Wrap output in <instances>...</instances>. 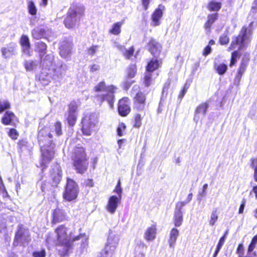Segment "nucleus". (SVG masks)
Segmentation results:
<instances>
[{
  "label": "nucleus",
  "instance_id": "obj_47",
  "mask_svg": "<svg viewBox=\"0 0 257 257\" xmlns=\"http://www.w3.org/2000/svg\"><path fill=\"white\" fill-rule=\"evenodd\" d=\"M152 74L151 73L147 72L144 77V83L146 86H149L152 82Z\"/></svg>",
  "mask_w": 257,
  "mask_h": 257
},
{
  "label": "nucleus",
  "instance_id": "obj_7",
  "mask_svg": "<svg viewBox=\"0 0 257 257\" xmlns=\"http://www.w3.org/2000/svg\"><path fill=\"white\" fill-rule=\"evenodd\" d=\"M98 114L96 113L87 114L84 116L82 120V131L84 135H91L98 122Z\"/></svg>",
  "mask_w": 257,
  "mask_h": 257
},
{
  "label": "nucleus",
  "instance_id": "obj_14",
  "mask_svg": "<svg viewBox=\"0 0 257 257\" xmlns=\"http://www.w3.org/2000/svg\"><path fill=\"white\" fill-rule=\"evenodd\" d=\"M183 207L182 204H176L174 210V222L176 227L180 226L182 223L183 213L182 209Z\"/></svg>",
  "mask_w": 257,
  "mask_h": 257
},
{
  "label": "nucleus",
  "instance_id": "obj_40",
  "mask_svg": "<svg viewBox=\"0 0 257 257\" xmlns=\"http://www.w3.org/2000/svg\"><path fill=\"white\" fill-rule=\"evenodd\" d=\"M77 107H78V106H77L76 102L72 101L69 105L68 112L76 114Z\"/></svg>",
  "mask_w": 257,
  "mask_h": 257
},
{
  "label": "nucleus",
  "instance_id": "obj_10",
  "mask_svg": "<svg viewBox=\"0 0 257 257\" xmlns=\"http://www.w3.org/2000/svg\"><path fill=\"white\" fill-rule=\"evenodd\" d=\"M67 69V65L61 60L57 59L55 66L52 69L53 72L52 79L55 81H60L65 75Z\"/></svg>",
  "mask_w": 257,
  "mask_h": 257
},
{
  "label": "nucleus",
  "instance_id": "obj_27",
  "mask_svg": "<svg viewBox=\"0 0 257 257\" xmlns=\"http://www.w3.org/2000/svg\"><path fill=\"white\" fill-rule=\"evenodd\" d=\"M20 43L23 47L24 53L29 54L30 43L28 37L26 35H22L21 38Z\"/></svg>",
  "mask_w": 257,
  "mask_h": 257
},
{
  "label": "nucleus",
  "instance_id": "obj_36",
  "mask_svg": "<svg viewBox=\"0 0 257 257\" xmlns=\"http://www.w3.org/2000/svg\"><path fill=\"white\" fill-rule=\"evenodd\" d=\"M28 9L30 15L35 16L37 14V9L36 6L32 1H30L28 2Z\"/></svg>",
  "mask_w": 257,
  "mask_h": 257
},
{
  "label": "nucleus",
  "instance_id": "obj_2",
  "mask_svg": "<svg viewBox=\"0 0 257 257\" xmlns=\"http://www.w3.org/2000/svg\"><path fill=\"white\" fill-rule=\"evenodd\" d=\"M116 89L117 88L114 85L106 86L104 81L99 82L94 87V90L97 93L96 95L97 100L100 102L106 101L111 108L113 105L114 94Z\"/></svg>",
  "mask_w": 257,
  "mask_h": 257
},
{
  "label": "nucleus",
  "instance_id": "obj_9",
  "mask_svg": "<svg viewBox=\"0 0 257 257\" xmlns=\"http://www.w3.org/2000/svg\"><path fill=\"white\" fill-rule=\"evenodd\" d=\"M78 188L75 182L71 179L67 178L63 197L65 199L70 201L76 198Z\"/></svg>",
  "mask_w": 257,
  "mask_h": 257
},
{
  "label": "nucleus",
  "instance_id": "obj_29",
  "mask_svg": "<svg viewBox=\"0 0 257 257\" xmlns=\"http://www.w3.org/2000/svg\"><path fill=\"white\" fill-rule=\"evenodd\" d=\"M32 35L35 39H40L46 35V31L43 28H36L32 31Z\"/></svg>",
  "mask_w": 257,
  "mask_h": 257
},
{
  "label": "nucleus",
  "instance_id": "obj_19",
  "mask_svg": "<svg viewBox=\"0 0 257 257\" xmlns=\"http://www.w3.org/2000/svg\"><path fill=\"white\" fill-rule=\"evenodd\" d=\"M121 198L115 195L111 196L108 200L107 205V209L111 213H114L120 203Z\"/></svg>",
  "mask_w": 257,
  "mask_h": 257
},
{
  "label": "nucleus",
  "instance_id": "obj_5",
  "mask_svg": "<svg viewBox=\"0 0 257 257\" xmlns=\"http://www.w3.org/2000/svg\"><path fill=\"white\" fill-rule=\"evenodd\" d=\"M68 229L64 225H60L58 227L55 232L57 235L58 241L62 245L65 244L68 247L69 244V241L72 239V241H75L82 239V241L83 240H86L87 238L85 233H80L79 235L75 236L73 238L69 236L67 234Z\"/></svg>",
  "mask_w": 257,
  "mask_h": 257
},
{
  "label": "nucleus",
  "instance_id": "obj_6",
  "mask_svg": "<svg viewBox=\"0 0 257 257\" xmlns=\"http://www.w3.org/2000/svg\"><path fill=\"white\" fill-rule=\"evenodd\" d=\"M251 35L250 31L245 27H243L237 37H233L230 47V50L234 49L237 45H239V50H241L246 47V43L249 40Z\"/></svg>",
  "mask_w": 257,
  "mask_h": 257
},
{
  "label": "nucleus",
  "instance_id": "obj_51",
  "mask_svg": "<svg viewBox=\"0 0 257 257\" xmlns=\"http://www.w3.org/2000/svg\"><path fill=\"white\" fill-rule=\"evenodd\" d=\"M54 130L56 135L59 136L62 135L61 123L59 121L56 122L54 125Z\"/></svg>",
  "mask_w": 257,
  "mask_h": 257
},
{
  "label": "nucleus",
  "instance_id": "obj_48",
  "mask_svg": "<svg viewBox=\"0 0 257 257\" xmlns=\"http://www.w3.org/2000/svg\"><path fill=\"white\" fill-rule=\"evenodd\" d=\"M126 128L125 125L124 123H120L119 124L117 128V134L119 137H121L123 135V131Z\"/></svg>",
  "mask_w": 257,
  "mask_h": 257
},
{
  "label": "nucleus",
  "instance_id": "obj_4",
  "mask_svg": "<svg viewBox=\"0 0 257 257\" xmlns=\"http://www.w3.org/2000/svg\"><path fill=\"white\" fill-rule=\"evenodd\" d=\"M71 158L73 161V166L77 172L83 174L87 170L88 165L84 148L81 147H76L74 149Z\"/></svg>",
  "mask_w": 257,
  "mask_h": 257
},
{
  "label": "nucleus",
  "instance_id": "obj_23",
  "mask_svg": "<svg viewBox=\"0 0 257 257\" xmlns=\"http://www.w3.org/2000/svg\"><path fill=\"white\" fill-rule=\"evenodd\" d=\"M71 44L64 42L60 47V54L62 57L67 58L71 53Z\"/></svg>",
  "mask_w": 257,
  "mask_h": 257
},
{
  "label": "nucleus",
  "instance_id": "obj_37",
  "mask_svg": "<svg viewBox=\"0 0 257 257\" xmlns=\"http://www.w3.org/2000/svg\"><path fill=\"white\" fill-rule=\"evenodd\" d=\"M77 119V114L69 113L67 117L68 123L70 126H73L75 125Z\"/></svg>",
  "mask_w": 257,
  "mask_h": 257
},
{
  "label": "nucleus",
  "instance_id": "obj_3",
  "mask_svg": "<svg viewBox=\"0 0 257 257\" xmlns=\"http://www.w3.org/2000/svg\"><path fill=\"white\" fill-rule=\"evenodd\" d=\"M85 8L80 4H73L69 8L64 24L66 28L71 29L76 26L84 13Z\"/></svg>",
  "mask_w": 257,
  "mask_h": 257
},
{
  "label": "nucleus",
  "instance_id": "obj_21",
  "mask_svg": "<svg viewBox=\"0 0 257 257\" xmlns=\"http://www.w3.org/2000/svg\"><path fill=\"white\" fill-rule=\"evenodd\" d=\"M51 177L52 179L54 185L57 186L60 182L62 177V172L60 167L58 164L55 165L51 171Z\"/></svg>",
  "mask_w": 257,
  "mask_h": 257
},
{
  "label": "nucleus",
  "instance_id": "obj_1",
  "mask_svg": "<svg viewBox=\"0 0 257 257\" xmlns=\"http://www.w3.org/2000/svg\"><path fill=\"white\" fill-rule=\"evenodd\" d=\"M52 134L48 127H45L39 130L38 139L43 157L42 166L50 162L54 157L55 145L52 143Z\"/></svg>",
  "mask_w": 257,
  "mask_h": 257
},
{
  "label": "nucleus",
  "instance_id": "obj_56",
  "mask_svg": "<svg viewBox=\"0 0 257 257\" xmlns=\"http://www.w3.org/2000/svg\"><path fill=\"white\" fill-rule=\"evenodd\" d=\"M242 76V75L238 74L237 73L236 74L234 79V84L236 86H238L239 85L240 81L241 80Z\"/></svg>",
  "mask_w": 257,
  "mask_h": 257
},
{
  "label": "nucleus",
  "instance_id": "obj_60",
  "mask_svg": "<svg viewBox=\"0 0 257 257\" xmlns=\"http://www.w3.org/2000/svg\"><path fill=\"white\" fill-rule=\"evenodd\" d=\"M211 51V48L210 46H207L204 49L203 55L204 56H207Z\"/></svg>",
  "mask_w": 257,
  "mask_h": 257
},
{
  "label": "nucleus",
  "instance_id": "obj_31",
  "mask_svg": "<svg viewBox=\"0 0 257 257\" xmlns=\"http://www.w3.org/2000/svg\"><path fill=\"white\" fill-rule=\"evenodd\" d=\"M36 47L40 53L41 59H42V56L46 53V44L42 41H39L36 43Z\"/></svg>",
  "mask_w": 257,
  "mask_h": 257
},
{
  "label": "nucleus",
  "instance_id": "obj_43",
  "mask_svg": "<svg viewBox=\"0 0 257 257\" xmlns=\"http://www.w3.org/2000/svg\"><path fill=\"white\" fill-rule=\"evenodd\" d=\"M246 65V62H245L244 59H242L237 73L242 75L243 73L245 71Z\"/></svg>",
  "mask_w": 257,
  "mask_h": 257
},
{
  "label": "nucleus",
  "instance_id": "obj_24",
  "mask_svg": "<svg viewBox=\"0 0 257 257\" xmlns=\"http://www.w3.org/2000/svg\"><path fill=\"white\" fill-rule=\"evenodd\" d=\"M179 233V230L176 228H172L170 231L169 239L168 240L170 247L174 248Z\"/></svg>",
  "mask_w": 257,
  "mask_h": 257
},
{
  "label": "nucleus",
  "instance_id": "obj_59",
  "mask_svg": "<svg viewBox=\"0 0 257 257\" xmlns=\"http://www.w3.org/2000/svg\"><path fill=\"white\" fill-rule=\"evenodd\" d=\"M246 203V200L245 199H243L241 202V204L240 205L238 213L239 214H241L243 212V210L245 207V205Z\"/></svg>",
  "mask_w": 257,
  "mask_h": 257
},
{
  "label": "nucleus",
  "instance_id": "obj_38",
  "mask_svg": "<svg viewBox=\"0 0 257 257\" xmlns=\"http://www.w3.org/2000/svg\"><path fill=\"white\" fill-rule=\"evenodd\" d=\"M145 115V113L144 112L143 115H142L140 113H138L135 115V124L134 127L136 128H139L142 125V119Z\"/></svg>",
  "mask_w": 257,
  "mask_h": 257
},
{
  "label": "nucleus",
  "instance_id": "obj_8",
  "mask_svg": "<svg viewBox=\"0 0 257 257\" xmlns=\"http://www.w3.org/2000/svg\"><path fill=\"white\" fill-rule=\"evenodd\" d=\"M31 236L29 230L23 225H19L18 230L15 234L14 241V245L17 246L19 245H25L28 244L31 241Z\"/></svg>",
  "mask_w": 257,
  "mask_h": 257
},
{
  "label": "nucleus",
  "instance_id": "obj_35",
  "mask_svg": "<svg viewBox=\"0 0 257 257\" xmlns=\"http://www.w3.org/2000/svg\"><path fill=\"white\" fill-rule=\"evenodd\" d=\"M218 14H213L208 16V20L205 25L206 29L209 28L210 26L214 23L215 20L217 19Z\"/></svg>",
  "mask_w": 257,
  "mask_h": 257
},
{
  "label": "nucleus",
  "instance_id": "obj_55",
  "mask_svg": "<svg viewBox=\"0 0 257 257\" xmlns=\"http://www.w3.org/2000/svg\"><path fill=\"white\" fill-rule=\"evenodd\" d=\"M34 257H45L46 255L45 249H42L41 251H34L33 253Z\"/></svg>",
  "mask_w": 257,
  "mask_h": 257
},
{
  "label": "nucleus",
  "instance_id": "obj_17",
  "mask_svg": "<svg viewBox=\"0 0 257 257\" xmlns=\"http://www.w3.org/2000/svg\"><path fill=\"white\" fill-rule=\"evenodd\" d=\"M67 215L62 209L57 208L53 212L52 223L55 224L67 220Z\"/></svg>",
  "mask_w": 257,
  "mask_h": 257
},
{
  "label": "nucleus",
  "instance_id": "obj_50",
  "mask_svg": "<svg viewBox=\"0 0 257 257\" xmlns=\"http://www.w3.org/2000/svg\"><path fill=\"white\" fill-rule=\"evenodd\" d=\"M229 37L226 34H223L219 38V43L221 45H226L229 42Z\"/></svg>",
  "mask_w": 257,
  "mask_h": 257
},
{
  "label": "nucleus",
  "instance_id": "obj_52",
  "mask_svg": "<svg viewBox=\"0 0 257 257\" xmlns=\"http://www.w3.org/2000/svg\"><path fill=\"white\" fill-rule=\"evenodd\" d=\"M99 46L98 45H93L88 49L87 53L90 55H94L97 51Z\"/></svg>",
  "mask_w": 257,
  "mask_h": 257
},
{
  "label": "nucleus",
  "instance_id": "obj_64",
  "mask_svg": "<svg viewBox=\"0 0 257 257\" xmlns=\"http://www.w3.org/2000/svg\"><path fill=\"white\" fill-rule=\"evenodd\" d=\"M251 167L253 168L254 170L257 169V159H252Z\"/></svg>",
  "mask_w": 257,
  "mask_h": 257
},
{
  "label": "nucleus",
  "instance_id": "obj_32",
  "mask_svg": "<svg viewBox=\"0 0 257 257\" xmlns=\"http://www.w3.org/2000/svg\"><path fill=\"white\" fill-rule=\"evenodd\" d=\"M52 77L49 75L47 72L43 71L39 76V80L43 85H47L50 81Z\"/></svg>",
  "mask_w": 257,
  "mask_h": 257
},
{
  "label": "nucleus",
  "instance_id": "obj_39",
  "mask_svg": "<svg viewBox=\"0 0 257 257\" xmlns=\"http://www.w3.org/2000/svg\"><path fill=\"white\" fill-rule=\"evenodd\" d=\"M239 57L238 51H235L232 53L230 66L232 67L237 62V58Z\"/></svg>",
  "mask_w": 257,
  "mask_h": 257
},
{
  "label": "nucleus",
  "instance_id": "obj_25",
  "mask_svg": "<svg viewBox=\"0 0 257 257\" xmlns=\"http://www.w3.org/2000/svg\"><path fill=\"white\" fill-rule=\"evenodd\" d=\"M25 68L27 71H35L39 66V63L37 61L32 60H26L24 64Z\"/></svg>",
  "mask_w": 257,
  "mask_h": 257
},
{
  "label": "nucleus",
  "instance_id": "obj_42",
  "mask_svg": "<svg viewBox=\"0 0 257 257\" xmlns=\"http://www.w3.org/2000/svg\"><path fill=\"white\" fill-rule=\"evenodd\" d=\"M216 212L217 211L215 209L213 210L211 213L210 219L209 221V224L211 226L214 225L218 219V215H217Z\"/></svg>",
  "mask_w": 257,
  "mask_h": 257
},
{
  "label": "nucleus",
  "instance_id": "obj_57",
  "mask_svg": "<svg viewBox=\"0 0 257 257\" xmlns=\"http://www.w3.org/2000/svg\"><path fill=\"white\" fill-rule=\"evenodd\" d=\"M113 192L116 193L118 195V197L121 198L122 196V189L121 187H117L116 186L114 190H113Z\"/></svg>",
  "mask_w": 257,
  "mask_h": 257
},
{
  "label": "nucleus",
  "instance_id": "obj_20",
  "mask_svg": "<svg viewBox=\"0 0 257 257\" xmlns=\"http://www.w3.org/2000/svg\"><path fill=\"white\" fill-rule=\"evenodd\" d=\"M2 56L5 59H8L16 54V44L10 43L7 47H3L1 49Z\"/></svg>",
  "mask_w": 257,
  "mask_h": 257
},
{
  "label": "nucleus",
  "instance_id": "obj_63",
  "mask_svg": "<svg viewBox=\"0 0 257 257\" xmlns=\"http://www.w3.org/2000/svg\"><path fill=\"white\" fill-rule=\"evenodd\" d=\"M50 186L49 183L48 182H43L41 184V190L42 192H45L48 186Z\"/></svg>",
  "mask_w": 257,
  "mask_h": 257
},
{
  "label": "nucleus",
  "instance_id": "obj_54",
  "mask_svg": "<svg viewBox=\"0 0 257 257\" xmlns=\"http://www.w3.org/2000/svg\"><path fill=\"white\" fill-rule=\"evenodd\" d=\"M193 197V194L192 193H190L188 194L187 199L184 201H181V202H178L177 204H182V206L184 207L186 204L188 203L191 201V200L192 199Z\"/></svg>",
  "mask_w": 257,
  "mask_h": 257
},
{
  "label": "nucleus",
  "instance_id": "obj_30",
  "mask_svg": "<svg viewBox=\"0 0 257 257\" xmlns=\"http://www.w3.org/2000/svg\"><path fill=\"white\" fill-rule=\"evenodd\" d=\"M124 24V20L114 23L109 32L114 35H118L121 32V26Z\"/></svg>",
  "mask_w": 257,
  "mask_h": 257
},
{
  "label": "nucleus",
  "instance_id": "obj_33",
  "mask_svg": "<svg viewBox=\"0 0 257 257\" xmlns=\"http://www.w3.org/2000/svg\"><path fill=\"white\" fill-rule=\"evenodd\" d=\"M159 66V61L157 59L152 60L147 66V72L151 73L157 69Z\"/></svg>",
  "mask_w": 257,
  "mask_h": 257
},
{
  "label": "nucleus",
  "instance_id": "obj_46",
  "mask_svg": "<svg viewBox=\"0 0 257 257\" xmlns=\"http://www.w3.org/2000/svg\"><path fill=\"white\" fill-rule=\"evenodd\" d=\"M136 73V67L135 65H131L128 69L127 75L130 78L135 76Z\"/></svg>",
  "mask_w": 257,
  "mask_h": 257
},
{
  "label": "nucleus",
  "instance_id": "obj_61",
  "mask_svg": "<svg viewBox=\"0 0 257 257\" xmlns=\"http://www.w3.org/2000/svg\"><path fill=\"white\" fill-rule=\"evenodd\" d=\"M150 0H142V5L145 10H147L149 8Z\"/></svg>",
  "mask_w": 257,
  "mask_h": 257
},
{
  "label": "nucleus",
  "instance_id": "obj_18",
  "mask_svg": "<svg viewBox=\"0 0 257 257\" xmlns=\"http://www.w3.org/2000/svg\"><path fill=\"white\" fill-rule=\"evenodd\" d=\"M149 50L155 57H157L161 51V45L154 39L151 38L148 44Z\"/></svg>",
  "mask_w": 257,
  "mask_h": 257
},
{
  "label": "nucleus",
  "instance_id": "obj_53",
  "mask_svg": "<svg viewBox=\"0 0 257 257\" xmlns=\"http://www.w3.org/2000/svg\"><path fill=\"white\" fill-rule=\"evenodd\" d=\"M9 135L12 139L15 140L17 139L19 135L15 129L11 128L10 130Z\"/></svg>",
  "mask_w": 257,
  "mask_h": 257
},
{
  "label": "nucleus",
  "instance_id": "obj_15",
  "mask_svg": "<svg viewBox=\"0 0 257 257\" xmlns=\"http://www.w3.org/2000/svg\"><path fill=\"white\" fill-rule=\"evenodd\" d=\"M165 10V6L159 5L158 8L154 11L152 15V25L158 26L160 25V20L163 16V11Z\"/></svg>",
  "mask_w": 257,
  "mask_h": 257
},
{
  "label": "nucleus",
  "instance_id": "obj_12",
  "mask_svg": "<svg viewBox=\"0 0 257 257\" xmlns=\"http://www.w3.org/2000/svg\"><path fill=\"white\" fill-rule=\"evenodd\" d=\"M146 105V96L140 91L137 92L134 97V108L138 111H143Z\"/></svg>",
  "mask_w": 257,
  "mask_h": 257
},
{
  "label": "nucleus",
  "instance_id": "obj_11",
  "mask_svg": "<svg viewBox=\"0 0 257 257\" xmlns=\"http://www.w3.org/2000/svg\"><path fill=\"white\" fill-rule=\"evenodd\" d=\"M118 239L117 238H112L111 237H109L104 251L101 253V257H112Z\"/></svg>",
  "mask_w": 257,
  "mask_h": 257
},
{
  "label": "nucleus",
  "instance_id": "obj_28",
  "mask_svg": "<svg viewBox=\"0 0 257 257\" xmlns=\"http://www.w3.org/2000/svg\"><path fill=\"white\" fill-rule=\"evenodd\" d=\"M14 117H15V115L13 112L7 111L2 117V122L5 125H9L11 123Z\"/></svg>",
  "mask_w": 257,
  "mask_h": 257
},
{
  "label": "nucleus",
  "instance_id": "obj_45",
  "mask_svg": "<svg viewBox=\"0 0 257 257\" xmlns=\"http://www.w3.org/2000/svg\"><path fill=\"white\" fill-rule=\"evenodd\" d=\"M134 53V48L133 47H131L130 49L126 50L125 49V50L122 52V53L124 57L127 59H129L131 58L132 56H133Z\"/></svg>",
  "mask_w": 257,
  "mask_h": 257
},
{
  "label": "nucleus",
  "instance_id": "obj_62",
  "mask_svg": "<svg viewBox=\"0 0 257 257\" xmlns=\"http://www.w3.org/2000/svg\"><path fill=\"white\" fill-rule=\"evenodd\" d=\"M170 82H166L164 86V87L163 88V90H162V94L163 95H164L165 93L167 94V91H168V89L169 87V86H170Z\"/></svg>",
  "mask_w": 257,
  "mask_h": 257
},
{
  "label": "nucleus",
  "instance_id": "obj_49",
  "mask_svg": "<svg viewBox=\"0 0 257 257\" xmlns=\"http://www.w3.org/2000/svg\"><path fill=\"white\" fill-rule=\"evenodd\" d=\"M257 243V235L254 236L251 240L250 243L248 247V252H251L255 247Z\"/></svg>",
  "mask_w": 257,
  "mask_h": 257
},
{
  "label": "nucleus",
  "instance_id": "obj_16",
  "mask_svg": "<svg viewBox=\"0 0 257 257\" xmlns=\"http://www.w3.org/2000/svg\"><path fill=\"white\" fill-rule=\"evenodd\" d=\"M209 107V103L205 102L200 104L195 109L194 120L197 122L199 121L200 115L204 117Z\"/></svg>",
  "mask_w": 257,
  "mask_h": 257
},
{
  "label": "nucleus",
  "instance_id": "obj_26",
  "mask_svg": "<svg viewBox=\"0 0 257 257\" xmlns=\"http://www.w3.org/2000/svg\"><path fill=\"white\" fill-rule=\"evenodd\" d=\"M156 234V228L155 225H153L149 227L146 230L145 234L146 239L151 241L155 239Z\"/></svg>",
  "mask_w": 257,
  "mask_h": 257
},
{
  "label": "nucleus",
  "instance_id": "obj_13",
  "mask_svg": "<svg viewBox=\"0 0 257 257\" xmlns=\"http://www.w3.org/2000/svg\"><path fill=\"white\" fill-rule=\"evenodd\" d=\"M41 59V64L43 71L46 69L49 70H52L57 61V60L54 59V56L52 54L47 55L43 59L42 58Z\"/></svg>",
  "mask_w": 257,
  "mask_h": 257
},
{
  "label": "nucleus",
  "instance_id": "obj_44",
  "mask_svg": "<svg viewBox=\"0 0 257 257\" xmlns=\"http://www.w3.org/2000/svg\"><path fill=\"white\" fill-rule=\"evenodd\" d=\"M227 69V66L225 64H221L219 65L217 67V71L220 75L224 74Z\"/></svg>",
  "mask_w": 257,
  "mask_h": 257
},
{
  "label": "nucleus",
  "instance_id": "obj_22",
  "mask_svg": "<svg viewBox=\"0 0 257 257\" xmlns=\"http://www.w3.org/2000/svg\"><path fill=\"white\" fill-rule=\"evenodd\" d=\"M127 98H122L118 102V111L121 116H126L130 112L131 109L128 104H126Z\"/></svg>",
  "mask_w": 257,
  "mask_h": 257
},
{
  "label": "nucleus",
  "instance_id": "obj_34",
  "mask_svg": "<svg viewBox=\"0 0 257 257\" xmlns=\"http://www.w3.org/2000/svg\"><path fill=\"white\" fill-rule=\"evenodd\" d=\"M221 3L220 2L212 1L208 4L207 8L210 11H218L221 9Z\"/></svg>",
  "mask_w": 257,
  "mask_h": 257
},
{
  "label": "nucleus",
  "instance_id": "obj_58",
  "mask_svg": "<svg viewBox=\"0 0 257 257\" xmlns=\"http://www.w3.org/2000/svg\"><path fill=\"white\" fill-rule=\"evenodd\" d=\"M188 88V87L187 86V84H185L184 85V86L183 89L180 92V94H179V95L178 96L179 98L182 99L184 97V96L185 95V94L187 92Z\"/></svg>",
  "mask_w": 257,
  "mask_h": 257
},
{
  "label": "nucleus",
  "instance_id": "obj_41",
  "mask_svg": "<svg viewBox=\"0 0 257 257\" xmlns=\"http://www.w3.org/2000/svg\"><path fill=\"white\" fill-rule=\"evenodd\" d=\"M10 108V103L8 101H3L0 102V113H2L5 110Z\"/></svg>",
  "mask_w": 257,
  "mask_h": 257
}]
</instances>
